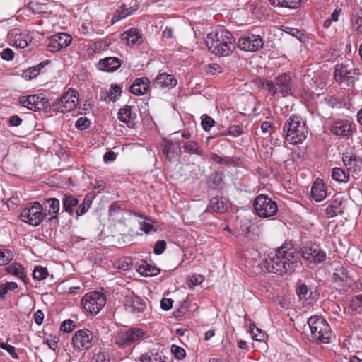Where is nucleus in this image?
I'll return each mask as SVG.
<instances>
[{
    "instance_id": "nucleus-1",
    "label": "nucleus",
    "mask_w": 362,
    "mask_h": 362,
    "mask_svg": "<svg viewBox=\"0 0 362 362\" xmlns=\"http://www.w3.org/2000/svg\"><path fill=\"white\" fill-rule=\"evenodd\" d=\"M299 255L290 244H284L274 252H270L264 259L269 272L283 275L292 272L298 266Z\"/></svg>"
},
{
    "instance_id": "nucleus-2",
    "label": "nucleus",
    "mask_w": 362,
    "mask_h": 362,
    "mask_svg": "<svg viewBox=\"0 0 362 362\" xmlns=\"http://www.w3.org/2000/svg\"><path fill=\"white\" fill-rule=\"evenodd\" d=\"M206 45L210 52L218 56H228L234 48L235 39L228 30L221 29L207 35Z\"/></svg>"
},
{
    "instance_id": "nucleus-3",
    "label": "nucleus",
    "mask_w": 362,
    "mask_h": 362,
    "mask_svg": "<svg viewBox=\"0 0 362 362\" xmlns=\"http://www.w3.org/2000/svg\"><path fill=\"white\" fill-rule=\"evenodd\" d=\"M283 131L286 141L294 145L303 143L308 134L305 123L299 117L294 115L286 121Z\"/></svg>"
},
{
    "instance_id": "nucleus-4",
    "label": "nucleus",
    "mask_w": 362,
    "mask_h": 362,
    "mask_svg": "<svg viewBox=\"0 0 362 362\" xmlns=\"http://www.w3.org/2000/svg\"><path fill=\"white\" fill-rule=\"evenodd\" d=\"M269 93L274 97L280 93L282 97L293 95L294 83L289 74L283 73L274 78V81L267 80L262 83Z\"/></svg>"
},
{
    "instance_id": "nucleus-5",
    "label": "nucleus",
    "mask_w": 362,
    "mask_h": 362,
    "mask_svg": "<svg viewBox=\"0 0 362 362\" xmlns=\"http://www.w3.org/2000/svg\"><path fill=\"white\" fill-rule=\"evenodd\" d=\"M313 339L323 344H329L333 337L332 331L326 320L318 315L311 316L308 320Z\"/></svg>"
},
{
    "instance_id": "nucleus-6",
    "label": "nucleus",
    "mask_w": 362,
    "mask_h": 362,
    "mask_svg": "<svg viewBox=\"0 0 362 362\" xmlns=\"http://www.w3.org/2000/svg\"><path fill=\"white\" fill-rule=\"evenodd\" d=\"M360 70L351 66V62L337 64L334 71V78L339 83H344L348 86H353L358 79Z\"/></svg>"
},
{
    "instance_id": "nucleus-7",
    "label": "nucleus",
    "mask_w": 362,
    "mask_h": 362,
    "mask_svg": "<svg viewBox=\"0 0 362 362\" xmlns=\"http://www.w3.org/2000/svg\"><path fill=\"white\" fill-rule=\"evenodd\" d=\"M43 207L40 203L35 202L30 206L24 208L21 214L20 218L22 221L33 226H37L43 219H47V214H43Z\"/></svg>"
},
{
    "instance_id": "nucleus-8",
    "label": "nucleus",
    "mask_w": 362,
    "mask_h": 362,
    "mask_svg": "<svg viewBox=\"0 0 362 362\" xmlns=\"http://www.w3.org/2000/svg\"><path fill=\"white\" fill-rule=\"evenodd\" d=\"M253 206L256 214L262 218L272 217L278 211L276 202L264 194H259L255 198Z\"/></svg>"
},
{
    "instance_id": "nucleus-9",
    "label": "nucleus",
    "mask_w": 362,
    "mask_h": 362,
    "mask_svg": "<svg viewBox=\"0 0 362 362\" xmlns=\"http://www.w3.org/2000/svg\"><path fill=\"white\" fill-rule=\"evenodd\" d=\"M106 303L105 296L99 291L86 293L81 299L84 310L92 315L98 314Z\"/></svg>"
},
{
    "instance_id": "nucleus-10",
    "label": "nucleus",
    "mask_w": 362,
    "mask_h": 362,
    "mask_svg": "<svg viewBox=\"0 0 362 362\" xmlns=\"http://www.w3.org/2000/svg\"><path fill=\"white\" fill-rule=\"evenodd\" d=\"M78 104V92L69 88L53 105L54 110L64 113L74 110Z\"/></svg>"
},
{
    "instance_id": "nucleus-11",
    "label": "nucleus",
    "mask_w": 362,
    "mask_h": 362,
    "mask_svg": "<svg viewBox=\"0 0 362 362\" xmlns=\"http://www.w3.org/2000/svg\"><path fill=\"white\" fill-rule=\"evenodd\" d=\"M302 257L310 262L318 264L324 262L326 254L320 247L311 242H305L300 247Z\"/></svg>"
},
{
    "instance_id": "nucleus-12",
    "label": "nucleus",
    "mask_w": 362,
    "mask_h": 362,
    "mask_svg": "<svg viewBox=\"0 0 362 362\" xmlns=\"http://www.w3.org/2000/svg\"><path fill=\"white\" fill-rule=\"evenodd\" d=\"M144 332L141 328H132L120 331L115 337V344L119 347H125L131 344L142 339Z\"/></svg>"
},
{
    "instance_id": "nucleus-13",
    "label": "nucleus",
    "mask_w": 362,
    "mask_h": 362,
    "mask_svg": "<svg viewBox=\"0 0 362 362\" xmlns=\"http://www.w3.org/2000/svg\"><path fill=\"white\" fill-rule=\"evenodd\" d=\"M93 334L87 329L76 331L72 337V344L75 350L86 351L93 346Z\"/></svg>"
},
{
    "instance_id": "nucleus-14",
    "label": "nucleus",
    "mask_w": 362,
    "mask_h": 362,
    "mask_svg": "<svg viewBox=\"0 0 362 362\" xmlns=\"http://www.w3.org/2000/svg\"><path fill=\"white\" fill-rule=\"evenodd\" d=\"M264 45V40L259 35L247 34L240 37L237 42V46L241 50L245 52H257Z\"/></svg>"
},
{
    "instance_id": "nucleus-15",
    "label": "nucleus",
    "mask_w": 362,
    "mask_h": 362,
    "mask_svg": "<svg viewBox=\"0 0 362 362\" xmlns=\"http://www.w3.org/2000/svg\"><path fill=\"white\" fill-rule=\"evenodd\" d=\"M19 103L25 107L30 110H39L48 106V100L41 94L21 96Z\"/></svg>"
},
{
    "instance_id": "nucleus-16",
    "label": "nucleus",
    "mask_w": 362,
    "mask_h": 362,
    "mask_svg": "<svg viewBox=\"0 0 362 362\" xmlns=\"http://www.w3.org/2000/svg\"><path fill=\"white\" fill-rule=\"evenodd\" d=\"M123 304L127 310L138 316L143 314L147 309L146 301L134 293H130L124 296Z\"/></svg>"
},
{
    "instance_id": "nucleus-17",
    "label": "nucleus",
    "mask_w": 362,
    "mask_h": 362,
    "mask_svg": "<svg viewBox=\"0 0 362 362\" xmlns=\"http://www.w3.org/2000/svg\"><path fill=\"white\" fill-rule=\"evenodd\" d=\"M10 44L16 47L24 49L31 42V37L25 30L20 28H13L8 33Z\"/></svg>"
},
{
    "instance_id": "nucleus-18",
    "label": "nucleus",
    "mask_w": 362,
    "mask_h": 362,
    "mask_svg": "<svg viewBox=\"0 0 362 362\" xmlns=\"http://www.w3.org/2000/svg\"><path fill=\"white\" fill-rule=\"evenodd\" d=\"M71 36L66 33H60L54 34L50 38V41L47 45V49L52 52H58L67 47L71 42Z\"/></svg>"
},
{
    "instance_id": "nucleus-19",
    "label": "nucleus",
    "mask_w": 362,
    "mask_h": 362,
    "mask_svg": "<svg viewBox=\"0 0 362 362\" xmlns=\"http://www.w3.org/2000/svg\"><path fill=\"white\" fill-rule=\"evenodd\" d=\"M344 199L340 194H335L332 199L328 202L325 213L328 218H334L344 213Z\"/></svg>"
},
{
    "instance_id": "nucleus-20",
    "label": "nucleus",
    "mask_w": 362,
    "mask_h": 362,
    "mask_svg": "<svg viewBox=\"0 0 362 362\" xmlns=\"http://www.w3.org/2000/svg\"><path fill=\"white\" fill-rule=\"evenodd\" d=\"M342 161L348 171L358 173L362 166V160L353 153L346 152L342 156Z\"/></svg>"
},
{
    "instance_id": "nucleus-21",
    "label": "nucleus",
    "mask_w": 362,
    "mask_h": 362,
    "mask_svg": "<svg viewBox=\"0 0 362 362\" xmlns=\"http://www.w3.org/2000/svg\"><path fill=\"white\" fill-rule=\"evenodd\" d=\"M177 83V79L173 75L162 73L154 79L153 86L156 88H172Z\"/></svg>"
},
{
    "instance_id": "nucleus-22",
    "label": "nucleus",
    "mask_w": 362,
    "mask_h": 362,
    "mask_svg": "<svg viewBox=\"0 0 362 362\" xmlns=\"http://www.w3.org/2000/svg\"><path fill=\"white\" fill-rule=\"evenodd\" d=\"M330 132L340 136H346L352 133L351 125L349 121L337 120L334 122L329 128Z\"/></svg>"
},
{
    "instance_id": "nucleus-23",
    "label": "nucleus",
    "mask_w": 362,
    "mask_h": 362,
    "mask_svg": "<svg viewBox=\"0 0 362 362\" xmlns=\"http://www.w3.org/2000/svg\"><path fill=\"white\" fill-rule=\"evenodd\" d=\"M45 213L47 214V221H52L54 219H57V215L59 211V200L57 198H49L45 200Z\"/></svg>"
},
{
    "instance_id": "nucleus-24",
    "label": "nucleus",
    "mask_w": 362,
    "mask_h": 362,
    "mask_svg": "<svg viewBox=\"0 0 362 362\" xmlns=\"http://www.w3.org/2000/svg\"><path fill=\"white\" fill-rule=\"evenodd\" d=\"M163 153L170 161L177 160L180 156L181 148L178 144L171 141H165Z\"/></svg>"
},
{
    "instance_id": "nucleus-25",
    "label": "nucleus",
    "mask_w": 362,
    "mask_h": 362,
    "mask_svg": "<svg viewBox=\"0 0 362 362\" xmlns=\"http://www.w3.org/2000/svg\"><path fill=\"white\" fill-rule=\"evenodd\" d=\"M121 66L120 60L117 57H106L98 62V69L106 72H113Z\"/></svg>"
},
{
    "instance_id": "nucleus-26",
    "label": "nucleus",
    "mask_w": 362,
    "mask_h": 362,
    "mask_svg": "<svg viewBox=\"0 0 362 362\" xmlns=\"http://www.w3.org/2000/svg\"><path fill=\"white\" fill-rule=\"evenodd\" d=\"M150 86V81L146 77L136 78L130 86V92L136 95H142L147 92Z\"/></svg>"
},
{
    "instance_id": "nucleus-27",
    "label": "nucleus",
    "mask_w": 362,
    "mask_h": 362,
    "mask_svg": "<svg viewBox=\"0 0 362 362\" xmlns=\"http://www.w3.org/2000/svg\"><path fill=\"white\" fill-rule=\"evenodd\" d=\"M312 197L316 202L324 200L327 195L324 182L320 179H317L311 188Z\"/></svg>"
},
{
    "instance_id": "nucleus-28",
    "label": "nucleus",
    "mask_w": 362,
    "mask_h": 362,
    "mask_svg": "<svg viewBox=\"0 0 362 362\" xmlns=\"http://www.w3.org/2000/svg\"><path fill=\"white\" fill-rule=\"evenodd\" d=\"M122 39L127 40L128 46L141 45L142 37L136 28H132L122 34Z\"/></svg>"
},
{
    "instance_id": "nucleus-29",
    "label": "nucleus",
    "mask_w": 362,
    "mask_h": 362,
    "mask_svg": "<svg viewBox=\"0 0 362 362\" xmlns=\"http://www.w3.org/2000/svg\"><path fill=\"white\" fill-rule=\"evenodd\" d=\"M332 279L335 283L344 286L349 282L350 276L344 267H338L335 269V272L332 274Z\"/></svg>"
},
{
    "instance_id": "nucleus-30",
    "label": "nucleus",
    "mask_w": 362,
    "mask_h": 362,
    "mask_svg": "<svg viewBox=\"0 0 362 362\" xmlns=\"http://www.w3.org/2000/svg\"><path fill=\"white\" fill-rule=\"evenodd\" d=\"M6 271L7 273L13 274L16 276H18L20 279H21L25 284H27L28 281V278L24 273V269L23 267L18 263H13L6 267Z\"/></svg>"
},
{
    "instance_id": "nucleus-31",
    "label": "nucleus",
    "mask_w": 362,
    "mask_h": 362,
    "mask_svg": "<svg viewBox=\"0 0 362 362\" xmlns=\"http://www.w3.org/2000/svg\"><path fill=\"white\" fill-rule=\"evenodd\" d=\"M63 209L64 211L72 215L73 208L78 204V200L71 194H64L62 199Z\"/></svg>"
},
{
    "instance_id": "nucleus-32",
    "label": "nucleus",
    "mask_w": 362,
    "mask_h": 362,
    "mask_svg": "<svg viewBox=\"0 0 362 362\" xmlns=\"http://www.w3.org/2000/svg\"><path fill=\"white\" fill-rule=\"evenodd\" d=\"M349 313L351 315L362 313V294L354 296L349 303Z\"/></svg>"
},
{
    "instance_id": "nucleus-33",
    "label": "nucleus",
    "mask_w": 362,
    "mask_h": 362,
    "mask_svg": "<svg viewBox=\"0 0 362 362\" xmlns=\"http://www.w3.org/2000/svg\"><path fill=\"white\" fill-rule=\"evenodd\" d=\"M208 209H211L215 212L224 213L228 209V206L223 198L213 197L210 200Z\"/></svg>"
},
{
    "instance_id": "nucleus-34",
    "label": "nucleus",
    "mask_w": 362,
    "mask_h": 362,
    "mask_svg": "<svg viewBox=\"0 0 362 362\" xmlns=\"http://www.w3.org/2000/svg\"><path fill=\"white\" fill-rule=\"evenodd\" d=\"M270 4L274 6H281L296 9L300 7L301 0H269Z\"/></svg>"
},
{
    "instance_id": "nucleus-35",
    "label": "nucleus",
    "mask_w": 362,
    "mask_h": 362,
    "mask_svg": "<svg viewBox=\"0 0 362 362\" xmlns=\"http://www.w3.org/2000/svg\"><path fill=\"white\" fill-rule=\"evenodd\" d=\"M332 177L339 183H346L349 180V174L344 169L334 168L332 170Z\"/></svg>"
},
{
    "instance_id": "nucleus-36",
    "label": "nucleus",
    "mask_w": 362,
    "mask_h": 362,
    "mask_svg": "<svg viewBox=\"0 0 362 362\" xmlns=\"http://www.w3.org/2000/svg\"><path fill=\"white\" fill-rule=\"evenodd\" d=\"M141 362H168L165 356H162L158 353H147L141 354L139 357Z\"/></svg>"
},
{
    "instance_id": "nucleus-37",
    "label": "nucleus",
    "mask_w": 362,
    "mask_h": 362,
    "mask_svg": "<svg viewBox=\"0 0 362 362\" xmlns=\"http://www.w3.org/2000/svg\"><path fill=\"white\" fill-rule=\"evenodd\" d=\"M184 150L190 154H196L198 156H202L204 152L201 148L199 144L194 141H189L186 142L183 146Z\"/></svg>"
},
{
    "instance_id": "nucleus-38",
    "label": "nucleus",
    "mask_w": 362,
    "mask_h": 362,
    "mask_svg": "<svg viewBox=\"0 0 362 362\" xmlns=\"http://www.w3.org/2000/svg\"><path fill=\"white\" fill-rule=\"evenodd\" d=\"M138 272L140 274L144 276H156L160 272V269L156 267L146 264L140 265L139 267Z\"/></svg>"
},
{
    "instance_id": "nucleus-39",
    "label": "nucleus",
    "mask_w": 362,
    "mask_h": 362,
    "mask_svg": "<svg viewBox=\"0 0 362 362\" xmlns=\"http://www.w3.org/2000/svg\"><path fill=\"white\" fill-rule=\"evenodd\" d=\"M118 119L124 122L129 123L133 120L132 115V107L126 105L123 108H121L118 112Z\"/></svg>"
},
{
    "instance_id": "nucleus-40",
    "label": "nucleus",
    "mask_w": 362,
    "mask_h": 362,
    "mask_svg": "<svg viewBox=\"0 0 362 362\" xmlns=\"http://www.w3.org/2000/svg\"><path fill=\"white\" fill-rule=\"evenodd\" d=\"M109 356L105 349H95L90 362H108Z\"/></svg>"
},
{
    "instance_id": "nucleus-41",
    "label": "nucleus",
    "mask_w": 362,
    "mask_h": 362,
    "mask_svg": "<svg viewBox=\"0 0 362 362\" xmlns=\"http://www.w3.org/2000/svg\"><path fill=\"white\" fill-rule=\"evenodd\" d=\"M250 332L252 334V338L257 341H263L265 339V333L260 329L257 327L254 324L250 325Z\"/></svg>"
},
{
    "instance_id": "nucleus-42",
    "label": "nucleus",
    "mask_w": 362,
    "mask_h": 362,
    "mask_svg": "<svg viewBox=\"0 0 362 362\" xmlns=\"http://www.w3.org/2000/svg\"><path fill=\"white\" fill-rule=\"evenodd\" d=\"M49 273L45 267L41 266H36L33 272V276L34 279L38 281L44 280L47 278Z\"/></svg>"
},
{
    "instance_id": "nucleus-43",
    "label": "nucleus",
    "mask_w": 362,
    "mask_h": 362,
    "mask_svg": "<svg viewBox=\"0 0 362 362\" xmlns=\"http://www.w3.org/2000/svg\"><path fill=\"white\" fill-rule=\"evenodd\" d=\"M40 73V69L38 66L30 67L25 70L22 74V77L26 81H30L35 78Z\"/></svg>"
},
{
    "instance_id": "nucleus-44",
    "label": "nucleus",
    "mask_w": 362,
    "mask_h": 362,
    "mask_svg": "<svg viewBox=\"0 0 362 362\" xmlns=\"http://www.w3.org/2000/svg\"><path fill=\"white\" fill-rule=\"evenodd\" d=\"M138 9V6L134 5V6L127 7V5L123 4L119 7V18H124L125 17L130 16L133 13L134 11Z\"/></svg>"
},
{
    "instance_id": "nucleus-45",
    "label": "nucleus",
    "mask_w": 362,
    "mask_h": 362,
    "mask_svg": "<svg viewBox=\"0 0 362 362\" xmlns=\"http://www.w3.org/2000/svg\"><path fill=\"white\" fill-rule=\"evenodd\" d=\"M13 258V254L9 250L0 249V265L8 264Z\"/></svg>"
},
{
    "instance_id": "nucleus-46",
    "label": "nucleus",
    "mask_w": 362,
    "mask_h": 362,
    "mask_svg": "<svg viewBox=\"0 0 362 362\" xmlns=\"http://www.w3.org/2000/svg\"><path fill=\"white\" fill-rule=\"evenodd\" d=\"M92 203L90 198L86 197L83 202L78 206L76 211L77 216H81L86 213Z\"/></svg>"
},
{
    "instance_id": "nucleus-47",
    "label": "nucleus",
    "mask_w": 362,
    "mask_h": 362,
    "mask_svg": "<svg viewBox=\"0 0 362 362\" xmlns=\"http://www.w3.org/2000/svg\"><path fill=\"white\" fill-rule=\"evenodd\" d=\"M201 119L202 127L206 132H209L215 124L214 119L207 115H203Z\"/></svg>"
},
{
    "instance_id": "nucleus-48",
    "label": "nucleus",
    "mask_w": 362,
    "mask_h": 362,
    "mask_svg": "<svg viewBox=\"0 0 362 362\" xmlns=\"http://www.w3.org/2000/svg\"><path fill=\"white\" fill-rule=\"evenodd\" d=\"M76 327V323L74 320L68 319L64 320L61 325V330L64 332L69 333Z\"/></svg>"
},
{
    "instance_id": "nucleus-49",
    "label": "nucleus",
    "mask_w": 362,
    "mask_h": 362,
    "mask_svg": "<svg viewBox=\"0 0 362 362\" xmlns=\"http://www.w3.org/2000/svg\"><path fill=\"white\" fill-rule=\"evenodd\" d=\"M171 351L173 354L174 356L179 360L184 358L186 355L185 349L177 345H172Z\"/></svg>"
},
{
    "instance_id": "nucleus-50",
    "label": "nucleus",
    "mask_w": 362,
    "mask_h": 362,
    "mask_svg": "<svg viewBox=\"0 0 362 362\" xmlns=\"http://www.w3.org/2000/svg\"><path fill=\"white\" fill-rule=\"evenodd\" d=\"M0 347L6 351L15 359L18 358V356L16 352V348L10 344L4 342H0Z\"/></svg>"
},
{
    "instance_id": "nucleus-51",
    "label": "nucleus",
    "mask_w": 362,
    "mask_h": 362,
    "mask_svg": "<svg viewBox=\"0 0 362 362\" xmlns=\"http://www.w3.org/2000/svg\"><path fill=\"white\" fill-rule=\"evenodd\" d=\"M211 159L214 162H216V163H219L221 165H230V164L232 163V160L231 159H229L227 157H226V158L221 157V156H218L216 153H212Z\"/></svg>"
},
{
    "instance_id": "nucleus-52",
    "label": "nucleus",
    "mask_w": 362,
    "mask_h": 362,
    "mask_svg": "<svg viewBox=\"0 0 362 362\" xmlns=\"http://www.w3.org/2000/svg\"><path fill=\"white\" fill-rule=\"evenodd\" d=\"M166 249V242L165 240H158L154 245L153 252L156 255H161Z\"/></svg>"
},
{
    "instance_id": "nucleus-53",
    "label": "nucleus",
    "mask_w": 362,
    "mask_h": 362,
    "mask_svg": "<svg viewBox=\"0 0 362 362\" xmlns=\"http://www.w3.org/2000/svg\"><path fill=\"white\" fill-rule=\"evenodd\" d=\"M90 122L86 117H80L76 122V127L81 130L85 129L90 126Z\"/></svg>"
},
{
    "instance_id": "nucleus-54",
    "label": "nucleus",
    "mask_w": 362,
    "mask_h": 362,
    "mask_svg": "<svg viewBox=\"0 0 362 362\" xmlns=\"http://www.w3.org/2000/svg\"><path fill=\"white\" fill-rule=\"evenodd\" d=\"M120 211H121L120 205L119 204H117V202L112 203L109 206V211H108L109 215H110V216H111L112 218L117 217V214H119Z\"/></svg>"
},
{
    "instance_id": "nucleus-55",
    "label": "nucleus",
    "mask_w": 362,
    "mask_h": 362,
    "mask_svg": "<svg viewBox=\"0 0 362 362\" xmlns=\"http://www.w3.org/2000/svg\"><path fill=\"white\" fill-rule=\"evenodd\" d=\"M109 45H110V42H107L106 40H100V41L95 42L93 45L92 49L94 51H100V50L105 49Z\"/></svg>"
},
{
    "instance_id": "nucleus-56",
    "label": "nucleus",
    "mask_w": 362,
    "mask_h": 362,
    "mask_svg": "<svg viewBox=\"0 0 362 362\" xmlns=\"http://www.w3.org/2000/svg\"><path fill=\"white\" fill-rule=\"evenodd\" d=\"M1 57L4 60H12L14 57V52L11 49L6 48L1 52Z\"/></svg>"
},
{
    "instance_id": "nucleus-57",
    "label": "nucleus",
    "mask_w": 362,
    "mask_h": 362,
    "mask_svg": "<svg viewBox=\"0 0 362 362\" xmlns=\"http://www.w3.org/2000/svg\"><path fill=\"white\" fill-rule=\"evenodd\" d=\"M204 281V276L202 275L193 274L189 277V285L193 286L199 285Z\"/></svg>"
},
{
    "instance_id": "nucleus-58",
    "label": "nucleus",
    "mask_w": 362,
    "mask_h": 362,
    "mask_svg": "<svg viewBox=\"0 0 362 362\" xmlns=\"http://www.w3.org/2000/svg\"><path fill=\"white\" fill-rule=\"evenodd\" d=\"M230 136L237 137L243 134L242 128L238 125H233L229 128Z\"/></svg>"
},
{
    "instance_id": "nucleus-59",
    "label": "nucleus",
    "mask_w": 362,
    "mask_h": 362,
    "mask_svg": "<svg viewBox=\"0 0 362 362\" xmlns=\"http://www.w3.org/2000/svg\"><path fill=\"white\" fill-rule=\"evenodd\" d=\"M206 72L208 74L214 75V74H216V72H219V73L221 72V68L217 64H215V63L209 64L208 65V68L206 69Z\"/></svg>"
},
{
    "instance_id": "nucleus-60",
    "label": "nucleus",
    "mask_w": 362,
    "mask_h": 362,
    "mask_svg": "<svg viewBox=\"0 0 362 362\" xmlns=\"http://www.w3.org/2000/svg\"><path fill=\"white\" fill-rule=\"evenodd\" d=\"M173 300L170 298H163L160 301V307L164 310H169L173 307Z\"/></svg>"
},
{
    "instance_id": "nucleus-61",
    "label": "nucleus",
    "mask_w": 362,
    "mask_h": 362,
    "mask_svg": "<svg viewBox=\"0 0 362 362\" xmlns=\"http://www.w3.org/2000/svg\"><path fill=\"white\" fill-rule=\"evenodd\" d=\"M296 293L300 298V299H304L306 298V296L308 293V288L307 286L304 284L301 285L300 286L298 287L296 289Z\"/></svg>"
},
{
    "instance_id": "nucleus-62",
    "label": "nucleus",
    "mask_w": 362,
    "mask_h": 362,
    "mask_svg": "<svg viewBox=\"0 0 362 362\" xmlns=\"http://www.w3.org/2000/svg\"><path fill=\"white\" fill-rule=\"evenodd\" d=\"M80 31L82 34L87 35L90 33L93 32V29L92 25L89 23H84L81 25Z\"/></svg>"
},
{
    "instance_id": "nucleus-63",
    "label": "nucleus",
    "mask_w": 362,
    "mask_h": 362,
    "mask_svg": "<svg viewBox=\"0 0 362 362\" xmlns=\"http://www.w3.org/2000/svg\"><path fill=\"white\" fill-rule=\"evenodd\" d=\"M116 158L117 154L113 151H109L104 154L103 160L105 163H107L114 161Z\"/></svg>"
},
{
    "instance_id": "nucleus-64",
    "label": "nucleus",
    "mask_w": 362,
    "mask_h": 362,
    "mask_svg": "<svg viewBox=\"0 0 362 362\" xmlns=\"http://www.w3.org/2000/svg\"><path fill=\"white\" fill-rule=\"evenodd\" d=\"M274 127L269 122L265 121L263 122L261 124V129L263 133H269L272 134V131L273 130Z\"/></svg>"
}]
</instances>
